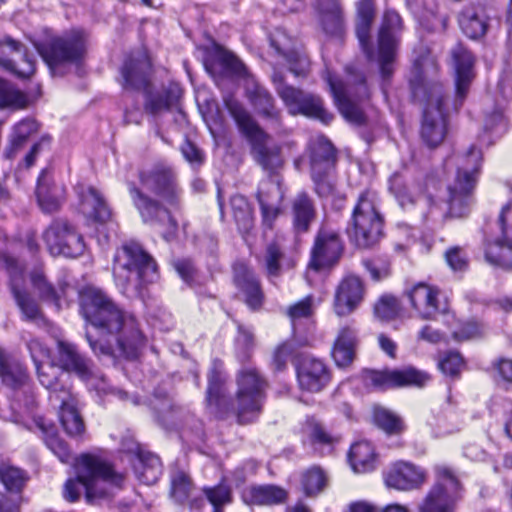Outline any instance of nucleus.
Instances as JSON below:
<instances>
[{"instance_id": "56", "label": "nucleus", "mask_w": 512, "mask_h": 512, "mask_svg": "<svg viewBox=\"0 0 512 512\" xmlns=\"http://www.w3.org/2000/svg\"><path fill=\"white\" fill-rule=\"evenodd\" d=\"M374 420L377 426L388 434H399L404 430L402 419L384 408L374 411Z\"/></svg>"}, {"instance_id": "43", "label": "nucleus", "mask_w": 512, "mask_h": 512, "mask_svg": "<svg viewBox=\"0 0 512 512\" xmlns=\"http://www.w3.org/2000/svg\"><path fill=\"white\" fill-rule=\"evenodd\" d=\"M66 435L77 442H83L87 439L86 424L74 399H66Z\"/></svg>"}, {"instance_id": "18", "label": "nucleus", "mask_w": 512, "mask_h": 512, "mask_svg": "<svg viewBox=\"0 0 512 512\" xmlns=\"http://www.w3.org/2000/svg\"><path fill=\"white\" fill-rule=\"evenodd\" d=\"M343 253V243L333 230L320 229L315 237L308 267L315 271L335 265Z\"/></svg>"}, {"instance_id": "63", "label": "nucleus", "mask_w": 512, "mask_h": 512, "mask_svg": "<svg viewBox=\"0 0 512 512\" xmlns=\"http://www.w3.org/2000/svg\"><path fill=\"white\" fill-rule=\"evenodd\" d=\"M83 236L66 224V258H76L85 251Z\"/></svg>"}, {"instance_id": "52", "label": "nucleus", "mask_w": 512, "mask_h": 512, "mask_svg": "<svg viewBox=\"0 0 512 512\" xmlns=\"http://www.w3.org/2000/svg\"><path fill=\"white\" fill-rule=\"evenodd\" d=\"M44 241L52 256H59L64 251V222L57 219L45 230Z\"/></svg>"}, {"instance_id": "35", "label": "nucleus", "mask_w": 512, "mask_h": 512, "mask_svg": "<svg viewBox=\"0 0 512 512\" xmlns=\"http://www.w3.org/2000/svg\"><path fill=\"white\" fill-rule=\"evenodd\" d=\"M145 96L144 109L147 113L156 116L162 112L169 111L180 98V89L171 85L161 91H152L151 85L143 90Z\"/></svg>"}, {"instance_id": "42", "label": "nucleus", "mask_w": 512, "mask_h": 512, "mask_svg": "<svg viewBox=\"0 0 512 512\" xmlns=\"http://www.w3.org/2000/svg\"><path fill=\"white\" fill-rule=\"evenodd\" d=\"M284 252L282 246L278 242L269 243L262 256L258 258L260 265L263 267L267 278L274 282L278 278L283 269Z\"/></svg>"}, {"instance_id": "19", "label": "nucleus", "mask_w": 512, "mask_h": 512, "mask_svg": "<svg viewBox=\"0 0 512 512\" xmlns=\"http://www.w3.org/2000/svg\"><path fill=\"white\" fill-rule=\"evenodd\" d=\"M412 308L423 320H433L445 310L440 306V290L432 285L419 282L405 292Z\"/></svg>"}, {"instance_id": "59", "label": "nucleus", "mask_w": 512, "mask_h": 512, "mask_svg": "<svg viewBox=\"0 0 512 512\" xmlns=\"http://www.w3.org/2000/svg\"><path fill=\"white\" fill-rule=\"evenodd\" d=\"M311 177L314 182L315 192L320 197H328L333 194L336 184L334 170L311 172Z\"/></svg>"}, {"instance_id": "34", "label": "nucleus", "mask_w": 512, "mask_h": 512, "mask_svg": "<svg viewBox=\"0 0 512 512\" xmlns=\"http://www.w3.org/2000/svg\"><path fill=\"white\" fill-rule=\"evenodd\" d=\"M87 41L86 32L72 30L66 33V74L74 66L75 73L82 75L87 54Z\"/></svg>"}, {"instance_id": "26", "label": "nucleus", "mask_w": 512, "mask_h": 512, "mask_svg": "<svg viewBox=\"0 0 512 512\" xmlns=\"http://www.w3.org/2000/svg\"><path fill=\"white\" fill-rule=\"evenodd\" d=\"M126 451L133 455L132 465L137 479L145 485L155 484L162 474V464L158 456L145 451L140 444L133 443Z\"/></svg>"}, {"instance_id": "7", "label": "nucleus", "mask_w": 512, "mask_h": 512, "mask_svg": "<svg viewBox=\"0 0 512 512\" xmlns=\"http://www.w3.org/2000/svg\"><path fill=\"white\" fill-rule=\"evenodd\" d=\"M448 164L456 166L454 180L448 185V213L452 217H463L473 203L477 175L482 164V152L472 145L463 155L452 157Z\"/></svg>"}, {"instance_id": "2", "label": "nucleus", "mask_w": 512, "mask_h": 512, "mask_svg": "<svg viewBox=\"0 0 512 512\" xmlns=\"http://www.w3.org/2000/svg\"><path fill=\"white\" fill-rule=\"evenodd\" d=\"M206 404L215 417L234 416L243 425L255 421L262 412L266 382L255 368L241 369L236 378L235 399L228 394V377L220 361H214L207 375Z\"/></svg>"}, {"instance_id": "11", "label": "nucleus", "mask_w": 512, "mask_h": 512, "mask_svg": "<svg viewBox=\"0 0 512 512\" xmlns=\"http://www.w3.org/2000/svg\"><path fill=\"white\" fill-rule=\"evenodd\" d=\"M272 81L277 94L291 114H302L324 124H329L333 120V114L324 107L323 100L319 96L288 85L284 75L279 71H274Z\"/></svg>"}, {"instance_id": "12", "label": "nucleus", "mask_w": 512, "mask_h": 512, "mask_svg": "<svg viewBox=\"0 0 512 512\" xmlns=\"http://www.w3.org/2000/svg\"><path fill=\"white\" fill-rule=\"evenodd\" d=\"M139 181L143 188L155 194L174 211L182 209L183 190L171 166L158 163L150 169L140 171Z\"/></svg>"}, {"instance_id": "48", "label": "nucleus", "mask_w": 512, "mask_h": 512, "mask_svg": "<svg viewBox=\"0 0 512 512\" xmlns=\"http://www.w3.org/2000/svg\"><path fill=\"white\" fill-rule=\"evenodd\" d=\"M30 280L33 288L38 293L41 301L51 304L55 309L61 311V299L56 291V288L47 281L46 277L41 271H33L30 274Z\"/></svg>"}, {"instance_id": "14", "label": "nucleus", "mask_w": 512, "mask_h": 512, "mask_svg": "<svg viewBox=\"0 0 512 512\" xmlns=\"http://www.w3.org/2000/svg\"><path fill=\"white\" fill-rule=\"evenodd\" d=\"M128 190L132 202L144 223L158 225L165 220L168 221L169 227L168 231L164 234V238L167 241L171 240L178 228V224L172 216L174 209L165 204L161 199H155L147 195L135 183H129Z\"/></svg>"}, {"instance_id": "23", "label": "nucleus", "mask_w": 512, "mask_h": 512, "mask_svg": "<svg viewBox=\"0 0 512 512\" xmlns=\"http://www.w3.org/2000/svg\"><path fill=\"white\" fill-rule=\"evenodd\" d=\"M495 16V9L481 3L465 7L459 16V26L470 39L484 37L489 29L490 21Z\"/></svg>"}, {"instance_id": "46", "label": "nucleus", "mask_w": 512, "mask_h": 512, "mask_svg": "<svg viewBox=\"0 0 512 512\" xmlns=\"http://www.w3.org/2000/svg\"><path fill=\"white\" fill-rule=\"evenodd\" d=\"M230 205L238 230L242 234H249L254 227V217L247 199L236 194L231 197Z\"/></svg>"}, {"instance_id": "37", "label": "nucleus", "mask_w": 512, "mask_h": 512, "mask_svg": "<svg viewBox=\"0 0 512 512\" xmlns=\"http://www.w3.org/2000/svg\"><path fill=\"white\" fill-rule=\"evenodd\" d=\"M36 198L41 211L53 214L61 209V201L56 196V187L48 170L41 171L36 186Z\"/></svg>"}, {"instance_id": "57", "label": "nucleus", "mask_w": 512, "mask_h": 512, "mask_svg": "<svg viewBox=\"0 0 512 512\" xmlns=\"http://www.w3.org/2000/svg\"><path fill=\"white\" fill-rule=\"evenodd\" d=\"M203 492L206 499L213 506V512H223V506L232 501L230 488L222 483L214 487H205L203 488Z\"/></svg>"}, {"instance_id": "47", "label": "nucleus", "mask_w": 512, "mask_h": 512, "mask_svg": "<svg viewBox=\"0 0 512 512\" xmlns=\"http://www.w3.org/2000/svg\"><path fill=\"white\" fill-rule=\"evenodd\" d=\"M36 49L48 65L52 73L64 64V40L61 38L51 39L36 44Z\"/></svg>"}, {"instance_id": "51", "label": "nucleus", "mask_w": 512, "mask_h": 512, "mask_svg": "<svg viewBox=\"0 0 512 512\" xmlns=\"http://www.w3.org/2000/svg\"><path fill=\"white\" fill-rule=\"evenodd\" d=\"M38 428L43 434V440L46 446L59 458L60 462H64V444L59 435L57 426L44 418L36 421Z\"/></svg>"}, {"instance_id": "60", "label": "nucleus", "mask_w": 512, "mask_h": 512, "mask_svg": "<svg viewBox=\"0 0 512 512\" xmlns=\"http://www.w3.org/2000/svg\"><path fill=\"white\" fill-rule=\"evenodd\" d=\"M495 381L505 388L512 386V358L499 357L492 364Z\"/></svg>"}, {"instance_id": "21", "label": "nucleus", "mask_w": 512, "mask_h": 512, "mask_svg": "<svg viewBox=\"0 0 512 512\" xmlns=\"http://www.w3.org/2000/svg\"><path fill=\"white\" fill-rule=\"evenodd\" d=\"M451 57L456 74L455 109H458L466 98L470 84L474 77V57L472 53L461 43H457L451 49Z\"/></svg>"}, {"instance_id": "17", "label": "nucleus", "mask_w": 512, "mask_h": 512, "mask_svg": "<svg viewBox=\"0 0 512 512\" xmlns=\"http://www.w3.org/2000/svg\"><path fill=\"white\" fill-rule=\"evenodd\" d=\"M119 83L125 90H146L151 84L152 64L145 51L131 53L120 69Z\"/></svg>"}, {"instance_id": "10", "label": "nucleus", "mask_w": 512, "mask_h": 512, "mask_svg": "<svg viewBox=\"0 0 512 512\" xmlns=\"http://www.w3.org/2000/svg\"><path fill=\"white\" fill-rule=\"evenodd\" d=\"M411 88L416 98L426 102L421 127V138L430 148L440 145L446 135V118L443 110V87L439 83L427 86L416 85L411 81Z\"/></svg>"}, {"instance_id": "44", "label": "nucleus", "mask_w": 512, "mask_h": 512, "mask_svg": "<svg viewBox=\"0 0 512 512\" xmlns=\"http://www.w3.org/2000/svg\"><path fill=\"white\" fill-rule=\"evenodd\" d=\"M40 383L48 390L54 392H61L64 385L61 382V377L64 373V361L59 359L58 362L50 361L46 364L39 363V368H36Z\"/></svg>"}, {"instance_id": "58", "label": "nucleus", "mask_w": 512, "mask_h": 512, "mask_svg": "<svg viewBox=\"0 0 512 512\" xmlns=\"http://www.w3.org/2000/svg\"><path fill=\"white\" fill-rule=\"evenodd\" d=\"M326 483V475L319 467H312L308 469L302 477L304 492L308 496L321 492L326 486Z\"/></svg>"}, {"instance_id": "53", "label": "nucleus", "mask_w": 512, "mask_h": 512, "mask_svg": "<svg viewBox=\"0 0 512 512\" xmlns=\"http://www.w3.org/2000/svg\"><path fill=\"white\" fill-rule=\"evenodd\" d=\"M193 491V483L190 477L183 471H175L171 476V496L178 502L188 500Z\"/></svg>"}, {"instance_id": "36", "label": "nucleus", "mask_w": 512, "mask_h": 512, "mask_svg": "<svg viewBox=\"0 0 512 512\" xmlns=\"http://www.w3.org/2000/svg\"><path fill=\"white\" fill-rule=\"evenodd\" d=\"M336 161V150L326 138L318 137L310 144L311 172L335 170Z\"/></svg>"}, {"instance_id": "16", "label": "nucleus", "mask_w": 512, "mask_h": 512, "mask_svg": "<svg viewBox=\"0 0 512 512\" xmlns=\"http://www.w3.org/2000/svg\"><path fill=\"white\" fill-rule=\"evenodd\" d=\"M364 383L367 387L376 390H386L402 386H424L429 376L412 367L394 370H367L363 374Z\"/></svg>"}, {"instance_id": "13", "label": "nucleus", "mask_w": 512, "mask_h": 512, "mask_svg": "<svg viewBox=\"0 0 512 512\" xmlns=\"http://www.w3.org/2000/svg\"><path fill=\"white\" fill-rule=\"evenodd\" d=\"M436 476L437 481L420 505V512H453L460 498L461 484L447 466H437Z\"/></svg>"}, {"instance_id": "62", "label": "nucleus", "mask_w": 512, "mask_h": 512, "mask_svg": "<svg viewBox=\"0 0 512 512\" xmlns=\"http://www.w3.org/2000/svg\"><path fill=\"white\" fill-rule=\"evenodd\" d=\"M399 310L398 301L390 295L382 296L374 306L375 315L381 320L393 319Z\"/></svg>"}, {"instance_id": "24", "label": "nucleus", "mask_w": 512, "mask_h": 512, "mask_svg": "<svg viewBox=\"0 0 512 512\" xmlns=\"http://www.w3.org/2000/svg\"><path fill=\"white\" fill-rule=\"evenodd\" d=\"M5 263L10 273L11 293L23 315V319L36 323L43 321L44 316L36 300L25 289L18 287L17 279L22 276V269L18 268L17 261L7 257Z\"/></svg>"}, {"instance_id": "9", "label": "nucleus", "mask_w": 512, "mask_h": 512, "mask_svg": "<svg viewBox=\"0 0 512 512\" xmlns=\"http://www.w3.org/2000/svg\"><path fill=\"white\" fill-rule=\"evenodd\" d=\"M383 228V218L378 211L376 194L363 191L354 206L347 233L359 248H369L380 239Z\"/></svg>"}, {"instance_id": "28", "label": "nucleus", "mask_w": 512, "mask_h": 512, "mask_svg": "<svg viewBox=\"0 0 512 512\" xmlns=\"http://www.w3.org/2000/svg\"><path fill=\"white\" fill-rule=\"evenodd\" d=\"M0 51L21 54V63L16 65L11 59L0 56V66L20 78H28L35 72V61L27 52L26 47L9 35L0 39Z\"/></svg>"}, {"instance_id": "20", "label": "nucleus", "mask_w": 512, "mask_h": 512, "mask_svg": "<svg viewBox=\"0 0 512 512\" xmlns=\"http://www.w3.org/2000/svg\"><path fill=\"white\" fill-rule=\"evenodd\" d=\"M296 372L300 388L309 392L321 391L330 381L328 367L321 359L312 356H302Z\"/></svg>"}, {"instance_id": "3", "label": "nucleus", "mask_w": 512, "mask_h": 512, "mask_svg": "<svg viewBox=\"0 0 512 512\" xmlns=\"http://www.w3.org/2000/svg\"><path fill=\"white\" fill-rule=\"evenodd\" d=\"M356 36L360 47L370 62L379 66L381 77L388 80L394 72L403 23L400 15L391 9L384 12L378 30L377 47L374 48L370 30L375 15L374 0H359L357 2Z\"/></svg>"}, {"instance_id": "38", "label": "nucleus", "mask_w": 512, "mask_h": 512, "mask_svg": "<svg viewBox=\"0 0 512 512\" xmlns=\"http://www.w3.org/2000/svg\"><path fill=\"white\" fill-rule=\"evenodd\" d=\"M29 480L28 473L9 463H0V483L10 498H17L23 501L22 491Z\"/></svg>"}, {"instance_id": "4", "label": "nucleus", "mask_w": 512, "mask_h": 512, "mask_svg": "<svg viewBox=\"0 0 512 512\" xmlns=\"http://www.w3.org/2000/svg\"><path fill=\"white\" fill-rule=\"evenodd\" d=\"M77 477L66 482V495L70 501L85 494L88 503L112 497L123 488L124 474L101 456L83 453L75 459Z\"/></svg>"}, {"instance_id": "30", "label": "nucleus", "mask_w": 512, "mask_h": 512, "mask_svg": "<svg viewBox=\"0 0 512 512\" xmlns=\"http://www.w3.org/2000/svg\"><path fill=\"white\" fill-rule=\"evenodd\" d=\"M426 479L425 472L407 462L395 464L385 476L388 487L397 490H412L420 487Z\"/></svg>"}, {"instance_id": "61", "label": "nucleus", "mask_w": 512, "mask_h": 512, "mask_svg": "<svg viewBox=\"0 0 512 512\" xmlns=\"http://www.w3.org/2000/svg\"><path fill=\"white\" fill-rule=\"evenodd\" d=\"M254 346V336L253 333L239 326L238 328V336L236 337V353L237 357L241 362H245L249 359L251 350Z\"/></svg>"}, {"instance_id": "25", "label": "nucleus", "mask_w": 512, "mask_h": 512, "mask_svg": "<svg viewBox=\"0 0 512 512\" xmlns=\"http://www.w3.org/2000/svg\"><path fill=\"white\" fill-rule=\"evenodd\" d=\"M204 66L213 77L224 75L244 78L247 75L245 65L232 52L218 45L207 56Z\"/></svg>"}, {"instance_id": "40", "label": "nucleus", "mask_w": 512, "mask_h": 512, "mask_svg": "<svg viewBox=\"0 0 512 512\" xmlns=\"http://www.w3.org/2000/svg\"><path fill=\"white\" fill-rule=\"evenodd\" d=\"M352 469L357 473H367L375 469L376 455L373 446L368 441L355 442L348 453Z\"/></svg>"}, {"instance_id": "27", "label": "nucleus", "mask_w": 512, "mask_h": 512, "mask_svg": "<svg viewBox=\"0 0 512 512\" xmlns=\"http://www.w3.org/2000/svg\"><path fill=\"white\" fill-rule=\"evenodd\" d=\"M364 287L356 276L345 277L338 285L334 297V311L338 316L351 314L362 302Z\"/></svg>"}, {"instance_id": "41", "label": "nucleus", "mask_w": 512, "mask_h": 512, "mask_svg": "<svg viewBox=\"0 0 512 512\" xmlns=\"http://www.w3.org/2000/svg\"><path fill=\"white\" fill-rule=\"evenodd\" d=\"M242 498L247 504L273 505L283 502L286 492L274 485L252 486L243 492Z\"/></svg>"}, {"instance_id": "5", "label": "nucleus", "mask_w": 512, "mask_h": 512, "mask_svg": "<svg viewBox=\"0 0 512 512\" xmlns=\"http://www.w3.org/2000/svg\"><path fill=\"white\" fill-rule=\"evenodd\" d=\"M225 107L235 120L239 130L251 145V155L254 161L268 176H278L284 165L281 147L260 128L250 113L233 96L223 98Z\"/></svg>"}, {"instance_id": "32", "label": "nucleus", "mask_w": 512, "mask_h": 512, "mask_svg": "<svg viewBox=\"0 0 512 512\" xmlns=\"http://www.w3.org/2000/svg\"><path fill=\"white\" fill-rule=\"evenodd\" d=\"M0 378L3 385L14 391L24 388L30 380L26 367L2 348H0Z\"/></svg>"}, {"instance_id": "33", "label": "nucleus", "mask_w": 512, "mask_h": 512, "mask_svg": "<svg viewBox=\"0 0 512 512\" xmlns=\"http://www.w3.org/2000/svg\"><path fill=\"white\" fill-rule=\"evenodd\" d=\"M289 43L290 40L282 31H277L270 37L271 46L276 50L278 54H281L285 57L291 73L297 77H304L309 71L310 61L306 54L296 50H289Z\"/></svg>"}, {"instance_id": "39", "label": "nucleus", "mask_w": 512, "mask_h": 512, "mask_svg": "<svg viewBox=\"0 0 512 512\" xmlns=\"http://www.w3.org/2000/svg\"><path fill=\"white\" fill-rule=\"evenodd\" d=\"M294 228L299 233L307 232L316 217L314 202L306 192L297 194L292 203Z\"/></svg>"}, {"instance_id": "6", "label": "nucleus", "mask_w": 512, "mask_h": 512, "mask_svg": "<svg viewBox=\"0 0 512 512\" xmlns=\"http://www.w3.org/2000/svg\"><path fill=\"white\" fill-rule=\"evenodd\" d=\"M113 276L123 292H138L144 285L157 279V265L141 245L131 241L116 251Z\"/></svg>"}, {"instance_id": "15", "label": "nucleus", "mask_w": 512, "mask_h": 512, "mask_svg": "<svg viewBox=\"0 0 512 512\" xmlns=\"http://www.w3.org/2000/svg\"><path fill=\"white\" fill-rule=\"evenodd\" d=\"M497 227L499 234L487 244V261L504 270L512 269V201L502 207Z\"/></svg>"}, {"instance_id": "45", "label": "nucleus", "mask_w": 512, "mask_h": 512, "mask_svg": "<svg viewBox=\"0 0 512 512\" xmlns=\"http://www.w3.org/2000/svg\"><path fill=\"white\" fill-rule=\"evenodd\" d=\"M29 104L30 100L26 93L11 82L0 78V109L21 110Z\"/></svg>"}, {"instance_id": "1", "label": "nucleus", "mask_w": 512, "mask_h": 512, "mask_svg": "<svg viewBox=\"0 0 512 512\" xmlns=\"http://www.w3.org/2000/svg\"><path fill=\"white\" fill-rule=\"evenodd\" d=\"M81 313L97 331L100 339L86 332L87 341L97 355L138 357L146 337L136 316L126 311L108 294L97 288H87L80 296Z\"/></svg>"}, {"instance_id": "49", "label": "nucleus", "mask_w": 512, "mask_h": 512, "mask_svg": "<svg viewBox=\"0 0 512 512\" xmlns=\"http://www.w3.org/2000/svg\"><path fill=\"white\" fill-rule=\"evenodd\" d=\"M66 371H73L83 381L93 375L92 362L78 352L72 344L66 343Z\"/></svg>"}, {"instance_id": "8", "label": "nucleus", "mask_w": 512, "mask_h": 512, "mask_svg": "<svg viewBox=\"0 0 512 512\" xmlns=\"http://www.w3.org/2000/svg\"><path fill=\"white\" fill-rule=\"evenodd\" d=\"M347 72L348 79L345 83L335 80L329 71L326 72L325 80L342 116L353 124L362 125L366 117L356 101L368 99L369 88L362 73L352 67H347Z\"/></svg>"}, {"instance_id": "54", "label": "nucleus", "mask_w": 512, "mask_h": 512, "mask_svg": "<svg viewBox=\"0 0 512 512\" xmlns=\"http://www.w3.org/2000/svg\"><path fill=\"white\" fill-rule=\"evenodd\" d=\"M389 190L402 207L415 202L414 193L407 186L404 175L399 172L394 173L389 178Z\"/></svg>"}, {"instance_id": "22", "label": "nucleus", "mask_w": 512, "mask_h": 512, "mask_svg": "<svg viewBox=\"0 0 512 512\" xmlns=\"http://www.w3.org/2000/svg\"><path fill=\"white\" fill-rule=\"evenodd\" d=\"M233 274L234 284L246 305L253 311L260 309L264 302V292L253 269L244 263H236Z\"/></svg>"}, {"instance_id": "31", "label": "nucleus", "mask_w": 512, "mask_h": 512, "mask_svg": "<svg viewBox=\"0 0 512 512\" xmlns=\"http://www.w3.org/2000/svg\"><path fill=\"white\" fill-rule=\"evenodd\" d=\"M316 9L324 33L341 38L346 26L339 0H316Z\"/></svg>"}, {"instance_id": "50", "label": "nucleus", "mask_w": 512, "mask_h": 512, "mask_svg": "<svg viewBox=\"0 0 512 512\" xmlns=\"http://www.w3.org/2000/svg\"><path fill=\"white\" fill-rule=\"evenodd\" d=\"M249 99L259 114L269 119H278L279 112L274 106L272 95L262 86L255 85L249 91Z\"/></svg>"}, {"instance_id": "64", "label": "nucleus", "mask_w": 512, "mask_h": 512, "mask_svg": "<svg viewBox=\"0 0 512 512\" xmlns=\"http://www.w3.org/2000/svg\"><path fill=\"white\" fill-rule=\"evenodd\" d=\"M312 314L311 298L307 297L295 305L291 306L288 310V315L291 319L293 330L297 329V322L302 319H309Z\"/></svg>"}, {"instance_id": "55", "label": "nucleus", "mask_w": 512, "mask_h": 512, "mask_svg": "<svg viewBox=\"0 0 512 512\" xmlns=\"http://www.w3.org/2000/svg\"><path fill=\"white\" fill-rule=\"evenodd\" d=\"M271 188L273 199H265L263 198V194H260V208L263 224L269 228L272 226L273 221L277 218L279 214V207L282 202V194L279 188L277 186H273Z\"/></svg>"}, {"instance_id": "29", "label": "nucleus", "mask_w": 512, "mask_h": 512, "mask_svg": "<svg viewBox=\"0 0 512 512\" xmlns=\"http://www.w3.org/2000/svg\"><path fill=\"white\" fill-rule=\"evenodd\" d=\"M74 190L79 199V209L85 216L99 223H106L111 219V210L97 189L79 184Z\"/></svg>"}]
</instances>
